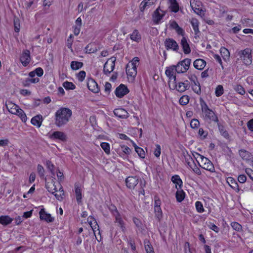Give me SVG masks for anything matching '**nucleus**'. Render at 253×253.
<instances>
[{
  "label": "nucleus",
  "mask_w": 253,
  "mask_h": 253,
  "mask_svg": "<svg viewBox=\"0 0 253 253\" xmlns=\"http://www.w3.org/2000/svg\"><path fill=\"white\" fill-rule=\"evenodd\" d=\"M14 31L15 32L18 33L20 31V21L18 18L14 17Z\"/></svg>",
  "instance_id": "de8ad7c7"
},
{
  "label": "nucleus",
  "mask_w": 253,
  "mask_h": 253,
  "mask_svg": "<svg viewBox=\"0 0 253 253\" xmlns=\"http://www.w3.org/2000/svg\"><path fill=\"white\" fill-rule=\"evenodd\" d=\"M88 88L94 93H98L99 91L98 84L93 79H89L87 83Z\"/></svg>",
  "instance_id": "dca6fc26"
},
{
  "label": "nucleus",
  "mask_w": 253,
  "mask_h": 253,
  "mask_svg": "<svg viewBox=\"0 0 253 253\" xmlns=\"http://www.w3.org/2000/svg\"><path fill=\"white\" fill-rule=\"evenodd\" d=\"M147 8H149L148 6H147V4L146 2H145V1L144 0H143L140 3V6H139V9H140V10L141 11V12H143L145 9H147Z\"/></svg>",
  "instance_id": "338daca9"
},
{
  "label": "nucleus",
  "mask_w": 253,
  "mask_h": 253,
  "mask_svg": "<svg viewBox=\"0 0 253 253\" xmlns=\"http://www.w3.org/2000/svg\"><path fill=\"white\" fill-rule=\"evenodd\" d=\"M218 126L221 135H222L224 138L229 139L230 137L229 135L228 132L225 129L224 126L219 124L218 125Z\"/></svg>",
  "instance_id": "4c0bfd02"
},
{
  "label": "nucleus",
  "mask_w": 253,
  "mask_h": 253,
  "mask_svg": "<svg viewBox=\"0 0 253 253\" xmlns=\"http://www.w3.org/2000/svg\"><path fill=\"white\" fill-rule=\"evenodd\" d=\"M185 192L182 190H179L176 191L175 194L176 199L177 202H182L185 198Z\"/></svg>",
  "instance_id": "c9c22d12"
},
{
  "label": "nucleus",
  "mask_w": 253,
  "mask_h": 253,
  "mask_svg": "<svg viewBox=\"0 0 253 253\" xmlns=\"http://www.w3.org/2000/svg\"><path fill=\"white\" fill-rule=\"evenodd\" d=\"M13 221V218L8 215H1L0 216V223L4 226L10 224Z\"/></svg>",
  "instance_id": "c85d7f7f"
},
{
  "label": "nucleus",
  "mask_w": 253,
  "mask_h": 253,
  "mask_svg": "<svg viewBox=\"0 0 253 253\" xmlns=\"http://www.w3.org/2000/svg\"><path fill=\"white\" fill-rule=\"evenodd\" d=\"M239 154L240 157L250 165H253V155L249 151L245 149L239 150Z\"/></svg>",
  "instance_id": "20e7f679"
},
{
  "label": "nucleus",
  "mask_w": 253,
  "mask_h": 253,
  "mask_svg": "<svg viewBox=\"0 0 253 253\" xmlns=\"http://www.w3.org/2000/svg\"><path fill=\"white\" fill-rule=\"evenodd\" d=\"M192 89L196 93L200 94L201 93L200 83L194 84L192 86Z\"/></svg>",
  "instance_id": "5fc2aeb1"
},
{
  "label": "nucleus",
  "mask_w": 253,
  "mask_h": 253,
  "mask_svg": "<svg viewBox=\"0 0 253 253\" xmlns=\"http://www.w3.org/2000/svg\"><path fill=\"white\" fill-rule=\"evenodd\" d=\"M126 73L128 76L134 78L137 74V68L135 66L126 65Z\"/></svg>",
  "instance_id": "a878e982"
},
{
  "label": "nucleus",
  "mask_w": 253,
  "mask_h": 253,
  "mask_svg": "<svg viewBox=\"0 0 253 253\" xmlns=\"http://www.w3.org/2000/svg\"><path fill=\"white\" fill-rule=\"evenodd\" d=\"M63 86L66 89H74L76 88V85L72 82L66 81L63 83Z\"/></svg>",
  "instance_id": "a19ab883"
},
{
  "label": "nucleus",
  "mask_w": 253,
  "mask_h": 253,
  "mask_svg": "<svg viewBox=\"0 0 253 253\" xmlns=\"http://www.w3.org/2000/svg\"><path fill=\"white\" fill-rule=\"evenodd\" d=\"M161 153V148L159 144L156 145V149L154 151V155L156 157H159Z\"/></svg>",
  "instance_id": "052dcab7"
},
{
  "label": "nucleus",
  "mask_w": 253,
  "mask_h": 253,
  "mask_svg": "<svg viewBox=\"0 0 253 253\" xmlns=\"http://www.w3.org/2000/svg\"><path fill=\"white\" fill-rule=\"evenodd\" d=\"M114 217L115 219V223H117V225L120 227L123 232H124L126 230L125 224L120 213L118 214L117 215H115Z\"/></svg>",
  "instance_id": "5701e85b"
},
{
  "label": "nucleus",
  "mask_w": 253,
  "mask_h": 253,
  "mask_svg": "<svg viewBox=\"0 0 253 253\" xmlns=\"http://www.w3.org/2000/svg\"><path fill=\"white\" fill-rule=\"evenodd\" d=\"M42 116L41 115H38L32 118L31 122L32 125L40 127L42 125Z\"/></svg>",
  "instance_id": "bb28decb"
},
{
  "label": "nucleus",
  "mask_w": 253,
  "mask_h": 253,
  "mask_svg": "<svg viewBox=\"0 0 253 253\" xmlns=\"http://www.w3.org/2000/svg\"><path fill=\"white\" fill-rule=\"evenodd\" d=\"M113 112L116 116L122 119H126L129 116L127 112L123 108L116 109Z\"/></svg>",
  "instance_id": "a211bd4d"
},
{
  "label": "nucleus",
  "mask_w": 253,
  "mask_h": 253,
  "mask_svg": "<svg viewBox=\"0 0 253 253\" xmlns=\"http://www.w3.org/2000/svg\"><path fill=\"white\" fill-rule=\"evenodd\" d=\"M58 184L60 186L58 190L59 194H54L53 195L55 196L57 200L62 201L64 198L65 193L63 187L59 183Z\"/></svg>",
  "instance_id": "7c9ffc66"
},
{
  "label": "nucleus",
  "mask_w": 253,
  "mask_h": 253,
  "mask_svg": "<svg viewBox=\"0 0 253 253\" xmlns=\"http://www.w3.org/2000/svg\"><path fill=\"white\" fill-rule=\"evenodd\" d=\"M165 45L167 50L178 52L179 46L176 42L172 39L168 38L165 41Z\"/></svg>",
  "instance_id": "0eeeda50"
},
{
  "label": "nucleus",
  "mask_w": 253,
  "mask_h": 253,
  "mask_svg": "<svg viewBox=\"0 0 253 253\" xmlns=\"http://www.w3.org/2000/svg\"><path fill=\"white\" fill-rule=\"evenodd\" d=\"M16 111L17 112L16 114L18 115L20 117L22 121L23 122H26L27 121V116L23 110L19 108L17 109Z\"/></svg>",
  "instance_id": "58836bf2"
},
{
  "label": "nucleus",
  "mask_w": 253,
  "mask_h": 253,
  "mask_svg": "<svg viewBox=\"0 0 253 253\" xmlns=\"http://www.w3.org/2000/svg\"><path fill=\"white\" fill-rule=\"evenodd\" d=\"M224 92V89L221 85H218L215 88V93L217 97L221 96Z\"/></svg>",
  "instance_id": "49530a36"
},
{
  "label": "nucleus",
  "mask_w": 253,
  "mask_h": 253,
  "mask_svg": "<svg viewBox=\"0 0 253 253\" xmlns=\"http://www.w3.org/2000/svg\"><path fill=\"white\" fill-rule=\"evenodd\" d=\"M40 218L41 220H44L47 222H52L54 218L51 216V214L47 213L44 209H42L39 212Z\"/></svg>",
  "instance_id": "2eb2a0df"
},
{
  "label": "nucleus",
  "mask_w": 253,
  "mask_h": 253,
  "mask_svg": "<svg viewBox=\"0 0 253 253\" xmlns=\"http://www.w3.org/2000/svg\"><path fill=\"white\" fill-rule=\"evenodd\" d=\"M245 172L249 177L253 181V170L250 168H246Z\"/></svg>",
  "instance_id": "774afa93"
},
{
  "label": "nucleus",
  "mask_w": 253,
  "mask_h": 253,
  "mask_svg": "<svg viewBox=\"0 0 253 253\" xmlns=\"http://www.w3.org/2000/svg\"><path fill=\"white\" fill-rule=\"evenodd\" d=\"M96 48H92L90 44L87 45L84 49L85 52L87 53H94L96 52Z\"/></svg>",
  "instance_id": "13d9d810"
},
{
  "label": "nucleus",
  "mask_w": 253,
  "mask_h": 253,
  "mask_svg": "<svg viewBox=\"0 0 253 253\" xmlns=\"http://www.w3.org/2000/svg\"><path fill=\"white\" fill-rule=\"evenodd\" d=\"M49 137L51 139H58L62 141H65L67 140V136L65 133L59 131L53 132Z\"/></svg>",
  "instance_id": "4468645a"
},
{
  "label": "nucleus",
  "mask_w": 253,
  "mask_h": 253,
  "mask_svg": "<svg viewBox=\"0 0 253 253\" xmlns=\"http://www.w3.org/2000/svg\"><path fill=\"white\" fill-rule=\"evenodd\" d=\"M155 217L160 220L163 217V212L161 207L154 208Z\"/></svg>",
  "instance_id": "ea45409f"
},
{
  "label": "nucleus",
  "mask_w": 253,
  "mask_h": 253,
  "mask_svg": "<svg viewBox=\"0 0 253 253\" xmlns=\"http://www.w3.org/2000/svg\"><path fill=\"white\" fill-rule=\"evenodd\" d=\"M116 59L111 58L105 62L103 67L104 73L108 75L112 72L115 68V62Z\"/></svg>",
  "instance_id": "6e6552de"
},
{
  "label": "nucleus",
  "mask_w": 253,
  "mask_h": 253,
  "mask_svg": "<svg viewBox=\"0 0 253 253\" xmlns=\"http://www.w3.org/2000/svg\"><path fill=\"white\" fill-rule=\"evenodd\" d=\"M75 192L77 202L78 204L82 203V190L81 185L79 183L75 184Z\"/></svg>",
  "instance_id": "6ab92c4d"
},
{
  "label": "nucleus",
  "mask_w": 253,
  "mask_h": 253,
  "mask_svg": "<svg viewBox=\"0 0 253 253\" xmlns=\"http://www.w3.org/2000/svg\"><path fill=\"white\" fill-rule=\"evenodd\" d=\"M189 101V97L188 95H183L179 99V102L181 105H186Z\"/></svg>",
  "instance_id": "a18cd8bd"
},
{
  "label": "nucleus",
  "mask_w": 253,
  "mask_h": 253,
  "mask_svg": "<svg viewBox=\"0 0 253 253\" xmlns=\"http://www.w3.org/2000/svg\"><path fill=\"white\" fill-rule=\"evenodd\" d=\"M72 115V111L65 107L59 108L55 113L54 124L59 127L66 125Z\"/></svg>",
  "instance_id": "f257e3e1"
},
{
  "label": "nucleus",
  "mask_w": 253,
  "mask_h": 253,
  "mask_svg": "<svg viewBox=\"0 0 253 253\" xmlns=\"http://www.w3.org/2000/svg\"><path fill=\"white\" fill-rule=\"evenodd\" d=\"M226 181L228 183L229 185L233 189L235 190L236 192L238 193L240 191L238 184L234 178L229 177L227 178Z\"/></svg>",
  "instance_id": "412c9836"
},
{
  "label": "nucleus",
  "mask_w": 253,
  "mask_h": 253,
  "mask_svg": "<svg viewBox=\"0 0 253 253\" xmlns=\"http://www.w3.org/2000/svg\"><path fill=\"white\" fill-rule=\"evenodd\" d=\"M183 156L184 157V161L185 163H187L188 162H193V165L195 164L193 158L190 155H189V154L187 152H186V153H183Z\"/></svg>",
  "instance_id": "4d7b16f0"
},
{
  "label": "nucleus",
  "mask_w": 253,
  "mask_h": 253,
  "mask_svg": "<svg viewBox=\"0 0 253 253\" xmlns=\"http://www.w3.org/2000/svg\"><path fill=\"white\" fill-rule=\"evenodd\" d=\"M100 146L106 154H109L110 153V145L109 143L107 142H102Z\"/></svg>",
  "instance_id": "09e8293b"
},
{
  "label": "nucleus",
  "mask_w": 253,
  "mask_h": 253,
  "mask_svg": "<svg viewBox=\"0 0 253 253\" xmlns=\"http://www.w3.org/2000/svg\"><path fill=\"white\" fill-rule=\"evenodd\" d=\"M134 148L136 152L137 153L138 156L141 158H144L145 156V153L144 151L141 148L137 146H134Z\"/></svg>",
  "instance_id": "c03bdc74"
},
{
  "label": "nucleus",
  "mask_w": 253,
  "mask_h": 253,
  "mask_svg": "<svg viewBox=\"0 0 253 253\" xmlns=\"http://www.w3.org/2000/svg\"><path fill=\"white\" fill-rule=\"evenodd\" d=\"M130 38L131 40L139 42L141 39V37L137 30H134L132 33L130 35Z\"/></svg>",
  "instance_id": "c756f323"
},
{
  "label": "nucleus",
  "mask_w": 253,
  "mask_h": 253,
  "mask_svg": "<svg viewBox=\"0 0 253 253\" xmlns=\"http://www.w3.org/2000/svg\"><path fill=\"white\" fill-rule=\"evenodd\" d=\"M234 89L235 91H236L238 93L244 95L245 93V90L244 88L240 84H236L234 85Z\"/></svg>",
  "instance_id": "79ce46f5"
},
{
  "label": "nucleus",
  "mask_w": 253,
  "mask_h": 253,
  "mask_svg": "<svg viewBox=\"0 0 253 253\" xmlns=\"http://www.w3.org/2000/svg\"><path fill=\"white\" fill-rule=\"evenodd\" d=\"M180 44L185 54H188L190 53L191 49L185 37H183L181 40Z\"/></svg>",
  "instance_id": "aec40b11"
},
{
  "label": "nucleus",
  "mask_w": 253,
  "mask_h": 253,
  "mask_svg": "<svg viewBox=\"0 0 253 253\" xmlns=\"http://www.w3.org/2000/svg\"><path fill=\"white\" fill-rule=\"evenodd\" d=\"M200 103L201 106L202 111L203 113L205 111H206L210 109L208 106L206 102L201 98L200 99Z\"/></svg>",
  "instance_id": "8fccbe9b"
},
{
  "label": "nucleus",
  "mask_w": 253,
  "mask_h": 253,
  "mask_svg": "<svg viewBox=\"0 0 253 253\" xmlns=\"http://www.w3.org/2000/svg\"><path fill=\"white\" fill-rule=\"evenodd\" d=\"M190 6L193 10L197 14H200L202 11L201 6V2L199 0H191Z\"/></svg>",
  "instance_id": "ddd939ff"
},
{
  "label": "nucleus",
  "mask_w": 253,
  "mask_h": 253,
  "mask_svg": "<svg viewBox=\"0 0 253 253\" xmlns=\"http://www.w3.org/2000/svg\"><path fill=\"white\" fill-rule=\"evenodd\" d=\"M170 3L169 6L171 10L175 13L179 10V5L176 0H169Z\"/></svg>",
  "instance_id": "f704fd0d"
},
{
  "label": "nucleus",
  "mask_w": 253,
  "mask_h": 253,
  "mask_svg": "<svg viewBox=\"0 0 253 253\" xmlns=\"http://www.w3.org/2000/svg\"><path fill=\"white\" fill-rule=\"evenodd\" d=\"M242 55L240 56L243 60L244 63L246 65H250L252 62V56L251 50L249 48H246L241 51Z\"/></svg>",
  "instance_id": "39448f33"
},
{
  "label": "nucleus",
  "mask_w": 253,
  "mask_h": 253,
  "mask_svg": "<svg viewBox=\"0 0 253 253\" xmlns=\"http://www.w3.org/2000/svg\"><path fill=\"white\" fill-rule=\"evenodd\" d=\"M165 15V12H163L160 7L154 12L153 14V20L156 24H158L160 20Z\"/></svg>",
  "instance_id": "f8f14e48"
},
{
  "label": "nucleus",
  "mask_w": 253,
  "mask_h": 253,
  "mask_svg": "<svg viewBox=\"0 0 253 253\" xmlns=\"http://www.w3.org/2000/svg\"><path fill=\"white\" fill-rule=\"evenodd\" d=\"M5 106L8 111L12 114H16V111L19 107L10 101H6Z\"/></svg>",
  "instance_id": "4be33fe9"
},
{
  "label": "nucleus",
  "mask_w": 253,
  "mask_h": 253,
  "mask_svg": "<svg viewBox=\"0 0 253 253\" xmlns=\"http://www.w3.org/2000/svg\"><path fill=\"white\" fill-rule=\"evenodd\" d=\"M198 135L201 137H202L203 138H205L208 135V132L204 131L202 128H200L199 129Z\"/></svg>",
  "instance_id": "69168bd1"
},
{
  "label": "nucleus",
  "mask_w": 253,
  "mask_h": 253,
  "mask_svg": "<svg viewBox=\"0 0 253 253\" xmlns=\"http://www.w3.org/2000/svg\"><path fill=\"white\" fill-rule=\"evenodd\" d=\"M138 183L137 176H128L126 179V186L129 189H133Z\"/></svg>",
  "instance_id": "9b49d317"
},
{
  "label": "nucleus",
  "mask_w": 253,
  "mask_h": 253,
  "mask_svg": "<svg viewBox=\"0 0 253 253\" xmlns=\"http://www.w3.org/2000/svg\"><path fill=\"white\" fill-rule=\"evenodd\" d=\"M247 180V176L245 174H240L238 177V181L240 183H244Z\"/></svg>",
  "instance_id": "e2e57ef3"
},
{
  "label": "nucleus",
  "mask_w": 253,
  "mask_h": 253,
  "mask_svg": "<svg viewBox=\"0 0 253 253\" xmlns=\"http://www.w3.org/2000/svg\"><path fill=\"white\" fill-rule=\"evenodd\" d=\"M169 86L171 89H176L179 92H183L189 88V83L188 81H185L184 82L176 83V81L173 83H169Z\"/></svg>",
  "instance_id": "f03ea898"
},
{
  "label": "nucleus",
  "mask_w": 253,
  "mask_h": 253,
  "mask_svg": "<svg viewBox=\"0 0 253 253\" xmlns=\"http://www.w3.org/2000/svg\"><path fill=\"white\" fill-rule=\"evenodd\" d=\"M194 67L199 70H203L206 65V62L202 59H197L194 61Z\"/></svg>",
  "instance_id": "b1692460"
},
{
  "label": "nucleus",
  "mask_w": 253,
  "mask_h": 253,
  "mask_svg": "<svg viewBox=\"0 0 253 253\" xmlns=\"http://www.w3.org/2000/svg\"><path fill=\"white\" fill-rule=\"evenodd\" d=\"M108 209L113 216L117 215L118 214L120 213L116 207L114 205L111 204L109 205L108 206Z\"/></svg>",
  "instance_id": "37998d69"
},
{
  "label": "nucleus",
  "mask_w": 253,
  "mask_h": 253,
  "mask_svg": "<svg viewBox=\"0 0 253 253\" xmlns=\"http://www.w3.org/2000/svg\"><path fill=\"white\" fill-rule=\"evenodd\" d=\"M195 207L197 212L202 213L204 211L203 204L200 201H197L195 203Z\"/></svg>",
  "instance_id": "603ef678"
},
{
  "label": "nucleus",
  "mask_w": 253,
  "mask_h": 253,
  "mask_svg": "<svg viewBox=\"0 0 253 253\" xmlns=\"http://www.w3.org/2000/svg\"><path fill=\"white\" fill-rule=\"evenodd\" d=\"M177 73V70L175 65H172L167 68L165 73L169 79V83H173L176 80L175 73Z\"/></svg>",
  "instance_id": "423d86ee"
},
{
  "label": "nucleus",
  "mask_w": 253,
  "mask_h": 253,
  "mask_svg": "<svg viewBox=\"0 0 253 253\" xmlns=\"http://www.w3.org/2000/svg\"><path fill=\"white\" fill-rule=\"evenodd\" d=\"M171 181L175 184V188L181 189L183 182L178 175H174L171 178Z\"/></svg>",
  "instance_id": "393cba45"
},
{
  "label": "nucleus",
  "mask_w": 253,
  "mask_h": 253,
  "mask_svg": "<svg viewBox=\"0 0 253 253\" xmlns=\"http://www.w3.org/2000/svg\"><path fill=\"white\" fill-rule=\"evenodd\" d=\"M85 75H86V73H85V71H80L78 74V75H77L78 80L82 82L84 79Z\"/></svg>",
  "instance_id": "680f3d73"
},
{
  "label": "nucleus",
  "mask_w": 253,
  "mask_h": 253,
  "mask_svg": "<svg viewBox=\"0 0 253 253\" xmlns=\"http://www.w3.org/2000/svg\"><path fill=\"white\" fill-rule=\"evenodd\" d=\"M200 126V123L197 119H193L190 122V126L192 128H197Z\"/></svg>",
  "instance_id": "864d4df0"
},
{
  "label": "nucleus",
  "mask_w": 253,
  "mask_h": 253,
  "mask_svg": "<svg viewBox=\"0 0 253 253\" xmlns=\"http://www.w3.org/2000/svg\"><path fill=\"white\" fill-rule=\"evenodd\" d=\"M200 103L201 106L202 111L203 113L205 111H206L210 109L208 106L206 102L201 98L200 99Z\"/></svg>",
  "instance_id": "3c124183"
},
{
  "label": "nucleus",
  "mask_w": 253,
  "mask_h": 253,
  "mask_svg": "<svg viewBox=\"0 0 253 253\" xmlns=\"http://www.w3.org/2000/svg\"><path fill=\"white\" fill-rule=\"evenodd\" d=\"M191 60L189 58H185L184 60L179 61L175 65L177 70V73H185L189 68Z\"/></svg>",
  "instance_id": "7ed1b4c3"
},
{
  "label": "nucleus",
  "mask_w": 253,
  "mask_h": 253,
  "mask_svg": "<svg viewBox=\"0 0 253 253\" xmlns=\"http://www.w3.org/2000/svg\"><path fill=\"white\" fill-rule=\"evenodd\" d=\"M20 60L24 66H27L31 61L30 52L28 49L24 50L21 54Z\"/></svg>",
  "instance_id": "1a4fd4ad"
},
{
  "label": "nucleus",
  "mask_w": 253,
  "mask_h": 253,
  "mask_svg": "<svg viewBox=\"0 0 253 253\" xmlns=\"http://www.w3.org/2000/svg\"><path fill=\"white\" fill-rule=\"evenodd\" d=\"M205 115L204 118L208 121H211L215 122L218 121L217 117L215 115L213 111L211 109H209L203 112Z\"/></svg>",
  "instance_id": "f3484780"
},
{
  "label": "nucleus",
  "mask_w": 253,
  "mask_h": 253,
  "mask_svg": "<svg viewBox=\"0 0 253 253\" xmlns=\"http://www.w3.org/2000/svg\"><path fill=\"white\" fill-rule=\"evenodd\" d=\"M197 162L199 166L203 168L204 169H205L207 170L210 171V172H211L215 171L214 166L211 161H210L209 163L203 164V165H201L198 161H197Z\"/></svg>",
  "instance_id": "cd10ccee"
},
{
  "label": "nucleus",
  "mask_w": 253,
  "mask_h": 253,
  "mask_svg": "<svg viewBox=\"0 0 253 253\" xmlns=\"http://www.w3.org/2000/svg\"><path fill=\"white\" fill-rule=\"evenodd\" d=\"M83 66V63L81 62L73 61L71 63V68L73 70H77L81 68Z\"/></svg>",
  "instance_id": "e433bc0d"
},
{
  "label": "nucleus",
  "mask_w": 253,
  "mask_h": 253,
  "mask_svg": "<svg viewBox=\"0 0 253 253\" xmlns=\"http://www.w3.org/2000/svg\"><path fill=\"white\" fill-rule=\"evenodd\" d=\"M55 184H56L55 178H52L50 182L45 183V188L52 194H54V192H52V191Z\"/></svg>",
  "instance_id": "473e14b6"
},
{
  "label": "nucleus",
  "mask_w": 253,
  "mask_h": 253,
  "mask_svg": "<svg viewBox=\"0 0 253 253\" xmlns=\"http://www.w3.org/2000/svg\"><path fill=\"white\" fill-rule=\"evenodd\" d=\"M208 226L212 230L216 233H218L219 232V228L216 225H215L214 224H213L211 222H210Z\"/></svg>",
  "instance_id": "0e129e2a"
},
{
  "label": "nucleus",
  "mask_w": 253,
  "mask_h": 253,
  "mask_svg": "<svg viewBox=\"0 0 253 253\" xmlns=\"http://www.w3.org/2000/svg\"><path fill=\"white\" fill-rule=\"evenodd\" d=\"M220 54L223 59L226 61L229 59L230 52L229 50L224 47H221L220 49Z\"/></svg>",
  "instance_id": "2f4dec72"
},
{
  "label": "nucleus",
  "mask_w": 253,
  "mask_h": 253,
  "mask_svg": "<svg viewBox=\"0 0 253 253\" xmlns=\"http://www.w3.org/2000/svg\"><path fill=\"white\" fill-rule=\"evenodd\" d=\"M129 92L127 87L123 84H121L115 90L116 95L119 98H122Z\"/></svg>",
  "instance_id": "9d476101"
},
{
  "label": "nucleus",
  "mask_w": 253,
  "mask_h": 253,
  "mask_svg": "<svg viewBox=\"0 0 253 253\" xmlns=\"http://www.w3.org/2000/svg\"><path fill=\"white\" fill-rule=\"evenodd\" d=\"M231 226L233 229L240 231L242 230V226L239 223L236 222H233L231 223Z\"/></svg>",
  "instance_id": "6e6d98bb"
},
{
  "label": "nucleus",
  "mask_w": 253,
  "mask_h": 253,
  "mask_svg": "<svg viewBox=\"0 0 253 253\" xmlns=\"http://www.w3.org/2000/svg\"><path fill=\"white\" fill-rule=\"evenodd\" d=\"M191 24L194 31L195 34L197 35L200 32L199 30V22L198 20L197 19L192 18L191 20Z\"/></svg>",
  "instance_id": "72a5a7b5"
},
{
  "label": "nucleus",
  "mask_w": 253,
  "mask_h": 253,
  "mask_svg": "<svg viewBox=\"0 0 253 253\" xmlns=\"http://www.w3.org/2000/svg\"><path fill=\"white\" fill-rule=\"evenodd\" d=\"M38 172L41 177H43L44 175V169L43 167L41 165H38L37 167Z\"/></svg>",
  "instance_id": "bf43d9fd"
}]
</instances>
